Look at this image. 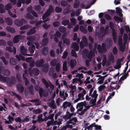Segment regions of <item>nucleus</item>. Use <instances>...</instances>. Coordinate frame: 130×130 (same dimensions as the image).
<instances>
[{"label":"nucleus","mask_w":130,"mask_h":130,"mask_svg":"<svg viewBox=\"0 0 130 130\" xmlns=\"http://www.w3.org/2000/svg\"><path fill=\"white\" fill-rule=\"evenodd\" d=\"M42 80L43 83L45 85L46 88H47L50 87L52 90L54 89V86L50 82L49 83H48L45 79L44 78H42Z\"/></svg>","instance_id":"nucleus-2"},{"label":"nucleus","mask_w":130,"mask_h":130,"mask_svg":"<svg viewBox=\"0 0 130 130\" xmlns=\"http://www.w3.org/2000/svg\"><path fill=\"white\" fill-rule=\"evenodd\" d=\"M17 61L15 59L11 58L10 59V62L11 64L15 65L17 63Z\"/></svg>","instance_id":"nucleus-18"},{"label":"nucleus","mask_w":130,"mask_h":130,"mask_svg":"<svg viewBox=\"0 0 130 130\" xmlns=\"http://www.w3.org/2000/svg\"><path fill=\"white\" fill-rule=\"evenodd\" d=\"M27 40L32 42L34 40L36 39V37L35 36H32L31 37H27Z\"/></svg>","instance_id":"nucleus-34"},{"label":"nucleus","mask_w":130,"mask_h":130,"mask_svg":"<svg viewBox=\"0 0 130 130\" xmlns=\"http://www.w3.org/2000/svg\"><path fill=\"white\" fill-rule=\"evenodd\" d=\"M0 59L3 60L4 63L5 64H7V61L6 59L5 58L4 56H2L0 57Z\"/></svg>","instance_id":"nucleus-47"},{"label":"nucleus","mask_w":130,"mask_h":130,"mask_svg":"<svg viewBox=\"0 0 130 130\" xmlns=\"http://www.w3.org/2000/svg\"><path fill=\"white\" fill-rule=\"evenodd\" d=\"M71 55L72 56L77 58V56L75 51L74 50H72L71 52Z\"/></svg>","instance_id":"nucleus-41"},{"label":"nucleus","mask_w":130,"mask_h":130,"mask_svg":"<svg viewBox=\"0 0 130 130\" xmlns=\"http://www.w3.org/2000/svg\"><path fill=\"white\" fill-rule=\"evenodd\" d=\"M39 70L36 68H34L32 70V75H34L35 76H37L39 74Z\"/></svg>","instance_id":"nucleus-12"},{"label":"nucleus","mask_w":130,"mask_h":130,"mask_svg":"<svg viewBox=\"0 0 130 130\" xmlns=\"http://www.w3.org/2000/svg\"><path fill=\"white\" fill-rule=\"evenodd\" d=\"M0 81L4 82H6L8 86L10 87L12 86V84H15L16 79L14 76H11V78L9 77H5L0 74Z\"/></svg>","instance_id":"nucleus-1"},{"label":"nucleus","mask_w":130,"mask_h":130,"mask_svg":"<svg viewBox=\"0 0 130 130\" xmlns=\"http://www.w3.org/2000/svg\"><path fill=\"white\" fill-rule=\"evenodd\" d=\"M74 121L75 122H77V119L76 117H74L72 119H70L68 121L66 122L67 125H69L70 124H71V121Z\"/></svg>","instance_id":"nucleus-20"},{"label":"nucleus","mask_w":130,"mask_h":130,"mask_svg":"<svg viewBox=\"0 0 130 130\" xmlns=\"http://www.w3.org/2000/svg\"><path fill=\"white\" fill-rule=\"evenodd\" d=\"M42 69V70L43 72L46 73L47 72L49 69V65L48 63H45L44 64Z\"/></svg>","instance_id":"nucleus-9"},{"label":"nucleus","mask_w":130,"mask_h":130,"mask_svg":"<svg viewBox=\"0 0 130 130\" xmlns=\"http://www.w3.org/2000/svg\"><path fill=\"white\" fill-rule=\"evenodd\" d=\"M57 61L54 59L52 60L50 63V65L52 66L55 67L56 65Z\"/></svg>","instance_id":"nucleus-24"},{"label":"nucleus","mask_w":130,"mask_h":130,"mask_svg":"<svg viewBox=\"0 0 130 130\" xmlns=\"http://www.w3.org/2000/svg\"><path fill=\"white\" fill-rule=\"evenodd\" d=\"M24 38V36H22L21 35H17L15 36L13 39V42L14 43H16L18 42L20 39H23Z\"/></svg>","instance_id":"nucleus-4"},{"label":"nucleus","mask_w":130,"mask_h":130,"mask_svg":"<svg viewBox=\"0 0 130 130\" xmlns=\"http://www.w3.org/2000/svg\"><path fill=\"white\" fill-rule=\"evenodd\" d=\"M48 51V48L47 47H44L42 50V53L44 55H47Z\"/></svg>","instance_id":"nucleus-17"},{"label":"nucleus","mask_w":130,"mask_h":130,"mask_svg":"<svg viewBox=\"0 0 130 130\" xmlns=\"http://www.w3.org/2000/svg\"><path fill=\"white\" fill-rule=\"evenodd\" d=\"M35 29L36 28L34 27L31 28L30 30L27 32V35H29L35 33L36 32Z\"/></svg>","instance_id":"nucleus-13"},{"label":"nucleus","mask_w":130,"mask_h":130,"mask_svg":"<svg viewBox=\"0 0 130 130\" xmlns=\"http://www.w3.org/2000/svg\"><path fill=\"white\" fill-rule=\"evenodd\" d=\"M94 126L95 128L94 129L95 130H102V129H101V127L100 125L95 124L94 123Z\"/></svg>","instance_id":"nucleus-49"},{"label":"nucleus","mask_w":130,"mask_h":130,"mask_svg":"<svg viewBox=\"0 0 130 130\" xmlns=\"http://www.w3.org/2000/svg\"><path fill=\"white\" fill-rule=\"evenodd\" d=\"M55 10L57 13H60L62 11V9L58 7H56L55 8Z\"/></svg>","instance_id":"nucleus-50"},{"label":"nucleus","mask_w":130,"mask_h":130,"mask_svg":"<svg viewBox=\"0 0 130 130\" xmlns=\"http://www.w3.org/2000/svg\"><path fill=\"white\" fill-rule=\"evenodd\" d=\"M55 69L57 72H58L60 70V64L59 63H57L56 65Z\"/></svg>","instance_id":"nucleus-37"},{"label":"nucleus","mask_w":130,"mask_h":130,"mask_svg":"<svg viewBox=\"0 0 130 130\" xmlns=\"http://www.w3.org/2000/svg\"><path fill=\"white\" fill-rule=\"evenodd\" d=\"M29 63V66L30 67H33L35 66V62L34 60H31Z\"/></svg>","instance_id":"nucleus-39"},{"label":"nucleus","mask_w":130,"mask_h":130,"mask_svg":"<svg viewBox=\"0 0 130 130\" xmlns=\"http://www.w3.org/2000/svg\"><path fill=\"white\" fill-rule=\"evenodd\" d=\"M53 25L54 27H57L60 26V23L59 21H56L54 22Z\"/></svg>","instance_id":"nucleus-43"},{"label":"nucleus","mask_w":130,"mask_h":130,"mask_svg":"<svg viewBox=\"0 0 130 130\" xmlns=\"http://www.w3.org/2000/svg\"><path fill=\"white\" fill-rule=\"evenodd\" d=\"M79 29L80 30L84 33L86 34L87 33V29L84 28L83 26H80Z\"/></svg>","instance_id":"nucleus-25"},{"label":"nucleus","mask_w":130,"mask_h":130,"mask_svg":"<svg viewBox=\"0 0 130 130\" xmlns=\"http://www.w3.org/2000/svg\"><path fill=\"white\" fill-rule=\"evenodd\" d=\"M109 25L110 29H111L112 31L113 30H115L114 28L113 24L112 22H110L109 23Z\"/></svg>","instance_id":"nucleus-48"},{"label":"nucleus","mask_w":130,"mask_h":130,"mask_svg":"<svg viewBox=\"0 0 130 130\" xmlns=\"http://www.w3.org/2000/svg\"><path fill=\"white\" fill-rule=\"evenodd\" d=\"M121 45L120 46V51H121L122 52H123L125 50V48L122 45V41L121 42Z\"/></svg>","instance_id":"nucleus-59"},{"label":"nucleus","mask_w":130,"mask_h":130,"mask_svg":"<svg viewBox=\"0 0 130 130\" xmlns=\"http://www.w3.org/2000/svg\"><path fill=\"white\" fill-rule=\"evenodd\" d=\"M121 85H116L115 87L113 86L110 85V89H116L118 90L120 88Z\"/></svg>","instance_id":"nucleus-30"},{"label":"nucleus","mask_w":130,"mask_h":130,"mask_svg":"<svg viewBox=\"0 0 130 130\" xmlns=\"http://www.w3.org/2000/svg\"><path fill=\"white\" fill-rule=\"evenodd\" d=\"M17 89L19 92L22 93L23 92L24 88L21 84H18L16 85Z\"/></svg>","instance_id":"nucleus-7"},{"label":"nucleus","mask_w":130,"mask_h":130,"mask_svg":"<svg viewBox=\"0 0 130 130\" xmlns=\"http://www.w3.org/2000/svg\"><path fill=\"white\" fill-rule=\"evenodd\" d=\"M63 70L64 71H66L67 70L68 68L67 66V61H65L62 64Z\"/></svg>","instance_id":"nucleus-23"},{"label":"nucleus","mask_w":130,"mask_h":130,"mask_svg":"<svg viewBox=\"0 0 130 130\" xmlns=\"http://www.w3.org/2000/svg\"><path fill=\"white\" fill-rule=\"evenodd\" d=\"M128 37L127 34H124L123 36V39L124 42H126L127 41Z\"/></svg>","instance_id":"nucleus-60"},{"label":"nucleus","mask_w":130,"mask_h":130,"mask_svg":"<svg viewBox=\"0 0 130 130\" xmlns=\"http://www.w3.org/2000/svg\"><path fill=\"white\" fill-rule=\"evenodd\" d=\"M11 8L12 6L9 4H7L5 6V9L7 10H9Z\"/></svg>","instance_id":"nucleus-42"},{"label":"nucleus","mask_w":130,"mask_h":130,"mask_svg":"<svg viewBox=\"0 0 130 130\" xmlns=\"http://www.w3.org/2000/svg\"><path fill=\"white\" fill-rule=\"evenodd\" d=\"M68 55V52L67 51H64L63 52L62 58L63 59H66Z\"/></svg>","instance_id":"nucleus-57"},{"label":"nucleus","mask_w":130,"mask_h":130,"mask_svg":"<svg viewBox=\"0 0 130 130\" xmlns=\"http://www.w3.org/2000/svg\"><path fill=\"white\" fill-rule=\"evenodd\" d=\"M7 30L10 32L12 33H14L15 31V29L10 26H7L6 28Z\"/></svg>","instance_id":"nucleus-19"},{"label":"nucleus","mask_w":130,"mask_h":130,"mask_svg":"<svg viewBox=\"0 0 130 130\" xmlns=\"http://www.w3.org/2000/svg\"><path fill=\"white\" fill-rule=\"evenodd\" d=\"M76 63L77 62L75 59H71L70 63L71 68H74V67L76 65Z\"/></svg>","instance_id":"nucleus-11"},{"label":"nucleus","mask_w":130,"mask_h":130,"mask_svg":"<svg viewBox=\"0 0 130 130\" xmlns=\"http://www.w3.org/2000/svg\"><path fill=\"white\" fill-rule=\"evenodd\" d=\"M116 12L117 13L120 17L123 16V14L121 13V10L120 8L117 7L116 8Z\"/></svg>","instance_id":"nucleus-15"},{"label":"nucleus","mask_w":130,"mask_h":130,"mask_svg":"<svg viewBox=\"0 0 130 130\" xmlns=\"http://www.w3.org/2000/svg\"><path fill=\"white\" fill-rule=\"evenodd\" d=\"M4 6V5L2 3L0 4V13H4L5 12V9L3 8Z\"/></svg>","instance_id":"nucleus-29"},{"label":"nucleus","mask_w":130,"mask_h":130,"mask_svg":"<svg viewBox=\"0 0 130 130\" xmlns=\"http://www.w3.org/2000/svg\"><path fill=\"white\" fill-rule=\"evenodd\" d=\"M80 4V2L79 1H75L73 5V7L75 8H77L78 7Z\"/></svg>","instance_id":"nucleus-31"},{"label":"nucleus","mask_w":130,"mask_h":130,"mask_svg":"<svg viewBox=\"0 0 130 130\" xmlns=\"http://www.w3.org/2000/svg\"><path fill=\"white\" fill-rule=\"evenodd\" d=\"M35 46L34 45H32L31 46L29 47L28 50L31 53H33L34 52Z\"/></svg>","instance_id":"nucleus-21"},{"label":"nucleus","mask_w":130,"mask_h":130,"mask_svg":"<svg viewBox=\"0 0 130 130\" xmlns=\"http://www.w3.org/2000/svg\"><path fill=\"white\" fill-rule=\"evenodd\" d=\"M26 89L28 90L30 94L31 95L34 94L33 86L32 85L29 86Z\"/></svg>","instance_id":"nucleus-16"},{"label":"nucleus","mask_w":130,"mask_h":130,"mask_svg":"<svg viewBox=\"0 0 130 130\" xmlns=\"http://www.w3.org/2000/svg\"><path fill=\"white\" fill-rule=\"evenodd\" d=\"M48 40L47 38L43 39L42 40V44L43 46H44L46 45L48 43Z\"/></svg>","instance_id":"nucleus-27"},{"label":"nucleus","mask_w":130,"mask_h":130,"mask_svg":"<svg viewBox=\"0 0 130 130\" xmlns=\"http://www.w3.org/2000/svg\"><path fill=\"white\" fill-rule=\"evenodd\" d=\"M84 103L83 102H82L80 103H78L77 104L76 106V108H77L78 107L79 108L82 107H83V106H84Z\"/></svg>","instance_id":"nucleus-44"},{"label":"nucleus","mask_w":130,"mask_h":130,"mask_svg":"<svg viewBox=\"0 0 130 130\" xmlns=\"http://www.w3.org/2000/svg\"><path fill=\"white\" fill-rule=\"evenodd\" d=\"M26 17L28 18L31 20H32L34 19V17L29 13H27L26 14Z\"/></svg>","instance_id":"nucleus-55"},{"label":"nucleus","mask_w":130,"mask_h":130,"mask_svg":"<svg viewBox=\"0 0 130 130\" xmlns=\"http://www.w3.org/2000/svg\"><path fill=\"white\" fill-rule=\"evenodd\" d=\"M72 46L73 48L76 51H77L79 49V46L77 43L76 42L73 43L72 45Z\"/></svg>","instance_id":"nucleus-14"},{"label":"nucleus","mask_w":130,"mask_h":130,"mask_svg":"<svg viewBox=\"0 0 130 130\" xmlns=\"http://www.w3.org/2000/svg\"><path fill=\"white\" fill-rule=\"evenodd\" d=\"M118 52V50L116 47H114L112 50V52L113 54L115 55H116Z\"/></svg>","instance_id":"nucleus-54"},{"label":"nucleus","mask_w":130,"mask_h":130,"mask_svg":"<svg viewBox=\"0 0 130 130\" xmlns=\"http://www.w3.org/2000/svg\"><path fill=\"white\" fill-rule=\"evenodd\" d=\"M39 93L40 96L41 98L43 96V94L44 91L43 90V89L42 88H41L39 89Z\"/></svg>","instance_id":"nucleus-46"},{"label":"nucleus","mask_w":130,"mask_h":130,"mask_svg":"<svg viewBox=\"0 0 130 130\" xmlns=\"http://www.w3.org/2000/svg\"><path fill=\"white\" fill-rule=\"evenodd\" d=\"M8 13L9 15L12 17L15 18L17 17V16L15 14L13 13L10 10L8 11Z\"/></svg>","instance_id":"nucleus-51"},{"label":"nucleus","mask_w":130,"mask_h":130,"mask_svg":"<svg viewBox=\"0 0 130 130\" xmlns=\"http://www.w3.org/2000/svg\"><path fill=\"white\" fill-rule=\"evenodd\" d=\"M94 123H93L89 125L87 128V129L88 130H92V128L94 126Z\"/></svg>","instance_id":"nucleus-64"},{"label":"nucleus","mask_w":130,"mask_h":130,"mask_svg":"<svg viewBox=\"0 0 130 130\" xmlns=\"http://www.w3.org/2000/svg\"><path fill=\"white\" fill-rule=\"evenodd\" d=\"M112 36L113 39L115 41L117 39V34L116 32L115 31V30L113 31L112 30Z\"/></svg>","instance_id":"nucleus-36"},{"label":"nucleus","mask_w":130,"mask_h":130,"mask_svg":"<svg viewBox=\"0 0 130 130\" xmlns=\"http://www.w3.org/2000/svg\"><path fill=\"white\" fill-rule=\"evenodd\" d=\"M114 19L115 21L116 22H117L118 21H122V20L120 18H119L117 16H115L114 17Z\"/></svg>","instance_id":"nucleus-61"},{"label":"nucleus","mask_w":130,"mask_h":130,"mask_svg":"<svg viewBox=\"0 0 130 130\" xmlns=\"http://www.w3.org/2000/svg\"><path fill=\"white\" fill-rule=\"evenodd\" d=\"M13 50H12V48L10 46H7L6 48V49L7 51L10 52H13V54L15 55L16 53V49L13 46Z\"/></svg>","instance_id":"nucleus-6"},{"label":"nucleus","mask_w":130,"mask_h":130,"mask_svg":"<svg viewBox=\"0 0 130 130\" xmlns=\"http://www.w3.org/2000/svg\"><path fill=\"white\" fill-rule=\"evenodd\" d=\"M86 56L87 58L89 59V60H92V59L93 57V55L87 53L86 54Z\"/></svg>","instance_id":"nucleus-56"},{"label":"nucleus","mask_w":130,"mask_h":130,"mask_svg":"<svg viewBox=\"0 0 130 130\" xmlns=\"http://www.w3.org/2000/svg\"><path fill=\"white\" fill-rule=\"evenodd\" d=\"M54 72V68L53 67H51L50 69L49 72V75L50 76H53Z\"/></svg>","instance_id":"nucleus-26"},{"label":"nucleus","mask_w":130,"mask_h":130,"mask_svg":"<svg viewBox=\"0 0 130 130\" xmlns=\"http://www.w3.org/2000/svg\"><path fill=\"white\" fill-rule=\"evenodd\" d=\"M63 43L67 45H69L70 43V40L67 38H65L63 40Z\"/></svg>","instance_id":"nucleus-33"},{"label":"nucleus","mask_w":130,"mask_h":130,"mask_svg":"<svg viewBox=\"0 0 130 130\" xmlns=\"http://www.w3.org/2000/svg\"><path fill=\"white\" fill-rule=\"evenodd\" d=\"M44 62V60L43 59H41L40 60H37L35 64L37 67H41L43 66Z\"/></svg>","instance_id":"nucleus-3"},{"label":"nucleus","mask_w":130,"mask_h":130,"mask_svg":"<svg viewBox=\"0 0 130 130\" xmlns=\"http://www.w3.org/2000/svg\"><path fill=\"white\" fill-rule=\"evenodd\" d=\"M5 21L7 24L9 25H11L13 23L12 19L9 17L6 18L5 19Z\"/></svg>","instance_id":"nucleus-10"},{"label":"nucleus","mask_w":130,"mask_h":130,"mask_svg":"<svg viewBox=\"0 0 130 130\" xmlns=\"http://www.w3.org/2000/svg\"><path fill=\"white\" fill-rule=\"evenodd\" d=\"M59 30L61 32L63 33L66 31V29L64 26H61L59 28Z\"/></svg>","instance_id":"nucleus-28"},{"label":"nucleus","mask_w":130,"mask_h":130,"mask_svg":"<svg viewBox=\"0 0 130 130\" xmlns=\"http://www.w3.org/2000/svg\"><path fill=\"white\" fill-rule=\"evenodd\" d=\"M101 48L103 50V51H105L106 50V47L105 44L104 43H103L102 44Z\"/></svg>","instance_id":"nucleus-62"},{"label":"nucleus","mask_w":130,"mask_h":130,"mask_svg":"<svg viewBox=\"0 0 130 130\" xmlns=\"http://www.w3.org/2000/svg\"><path fill=\"white\" fill-rule=\"evenodd\" d=\"M47 10L49 11L51 13L53 12L54 11L53 7V6L51 5H50L49 6Z\"/></svg>","instance_id":"nucleus-52"},{"label":"nucleus","mask_w":130,"mask_h":130,"mask_svg":"<svg viewBox=\"0 0 130 130\" xmlns=\"http://www.w3.org/2000/svg\"><path fill=\"white\" fill-rule=\"evenodd\" d=\"M35 9L37 11H40L41 9V7L40 5H37L35 6Z\"/></svg>","instance_id":"nucleus-53"},{"label":"nucleus","mask_w":130,"mask_h":130,"mask_svg":"<svg viewBox=\"0 0 130 130\" xmlns=\"http://www.w3.org/2000/svg\"><path fill=\"white\" fill-rule=\"evenodd\" d=\"M71 22L74 25H75L76 23V20L74 18H72L70 19Z\"/></svg>","instance_id":"nucleus-63"},{"label":"nucleus","mask_w":130,"mask_h":130,"mask_svg":"<svg viewBox=\"0 0 130 130\" xmlns=\"http://www.w3.org/2000/svg\"><path fill=\"white\" fill-rule=\"evenodd\" d=\"M10 71L7 69H4L3 72V74L4 76H9L10 75Z\"/></svg>","instance_id":"nucleus-22"},{"label":"nucleus","mask_w":130,"mask_h":130,"mask_svg":"<svg viewBox=\"0 0 130 130\" xmlns=\"http://www.w3.org/2000/svg\"><path fill=\"white\" fill-rule=\"evenodd\" d=\"M33 112L34 113L36 114H37L41 113L42 111L40 109L38 108V109L34 110Z\"/></svg>","instance_id":"nucleus-32"},{"label":"nucleus","mask_w":130,"mask_h":130,"mask_svg":"<svg viewBox=\"0 0 130 130\" xmlns=\"http://www.w3.org/2000/svg\"><path fill=\"white\" fill-rule=\"evenodd\" d=\"M61 4L62 6L64 7L66 6L67 5L68 3L66 1H62L61 2Z\"/></svg>","instance_id":"nucleus-58"},{"label":"nucleus","mask_w":130,"mask_h":130,"mask_svg":"<svg viewBox=\"0 0 130 130\" xmlns=\"http://www.w3.org/2000/svg\"><path fill=\"white\" fill-rule=\"evenodd\" d=\"M97 48L99 53H103V50L102 49L100 44L98 45L97 46Z\"/></svg>","instance_id":"nucleus-40"},{"label":"nucleus","mask_w":130,"mask_h":130,"mask_svg":"<svg viewBox=\"0 0 130 130\" xmlns=\"http://www.w3.org/2000/svg\"><path fill=\"white\" fill-rule=\"evenodd\" d=\"M20 49L21 54L24 56H26L27 53V50L23 46H21Z\"/></svg>","instance_id":"nucleus-8"},{"label":"nucleus","mask_w":130,"mask_h":130,"mask_svg":"<svg viewBox=\"0 0 130 130\" xmlns=\"http://www.w3.org/2000/svg\"><path fill=\"white\" fill-rule=\"evenodd\" d=\"M83 40L85 46H87L88 45L87 39L85 36H83Z\"/></svg>","instance_id":"nucleus-35"},{"label":"nucleus","mask_w":130,"mask_h":130,"mask_svg":"<svg viewBox=\"0 0 130 130\" xmlns=\"http://www.w3.org/2000/svg\"><path fill=\"white\" fill-rule=\"evenodd\" d=\"M6 45V42L4 40L0 39V45L5 46Z\"/></svg>","instance_id":"nucleus-45"},{"label":"nucleus","mask_w":130,"mask_h":130,"mask_svg":"<svg viewBox=\"0 0 130 130\" xmlns=\"http://www.w3.org/2000/svg\"><path fill=\"white\" fill-rule=\"evenodd\" d=\"M25 21L23 19H22L20 20H15L14 22L15 24L17 26H21L23 25V23Z\"/></svg>","instance_id":"nucleus-5"},{"label":"nucleus","mask_w":130,"mask_h":130,"mask_svg":"<svg viewBox=\"0 0 130 130\" xmlns=\"http://www.w3.org/2000/svg\"><path fill=\"white\" fill-rule=\"evenodd\" d=\"M69 20H64L62 21L61 23L62 25H64V26H66L69 24Z\"/></svg>","instance_id":"nucleus-38"}]
</instances>
